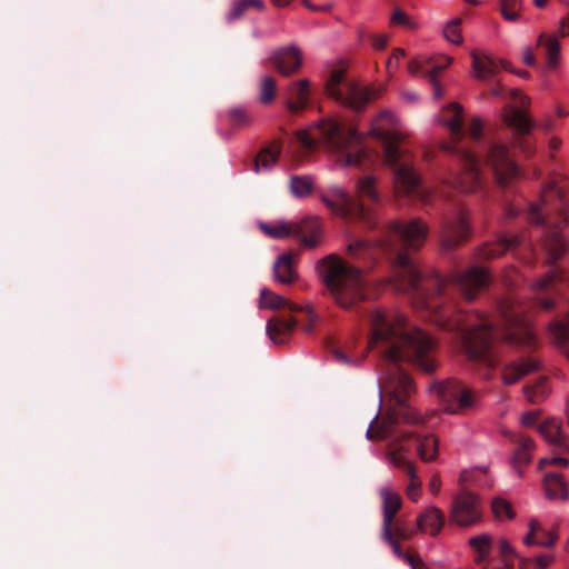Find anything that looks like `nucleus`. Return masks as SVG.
I'll list each match as a JSON object with an SVG mask.
<instances>
[{"label": "nucleus", "instance_id": "f257e3e1", "mask_svg": "<svg viewBox=\"0 0 569 569\" xmlns=\"http://www.w3.org/2000/svg\"><path fill=\"white\" fill-rule=\"evenodd\" d=\"M427 234L428 226L420 219L390 221L383 227L382 238L375 244L366 240H355L348 244L349 258L359 266L337 254H329L317 263L319 277L341 308L352 309L367 297L361 266L370 267L381 250L392 262L395 288L409 293L413 305L426 310L438 327L456 332L471 360L495 367L498 361L495 343L500 339L531 348L533 335L527 329L516 331L521 323V311L512 299H505L498 305L502 321L508 327L506 330L496 328L483 315H467L453 305L455 295L471 301L488 284L486 269L475 266L443 278L433 270H421L416 264L408 252L422 247Z\"/></svg>", "mask_w": 569, "mask_h": 569}, {"label": "nucleus", "instance_id": "f03ea898", "mask_svg": "<svg viewBox=\"0 0 569 569\" xmlns=\"http://www.w3.org/2000/svg\"><path fill=\"white\" fill-rule=\"evenodd\" d=\"M355 345L356 340L352 338L345 349L335 343H331L328 349L335 360L343 366H357L369 350H377L386 362L380 393H385L392 402L379 425L378 417H375L366 437L369 440L390 439L388 453L391 450L402 449L405 455L403 447L398 445L415 437L420 459L435 460L438 455V440L432 435L420 436L397 429L400 423L411 426L426 423V418L407 403L413 382L400 363H409L427 373L432 372L437 368L433 338L423 330L410 326L403 315L387 313L377 309L370 312V337L367 349L360 357L348 353Z\"/></svg>", "mask_w": 569, "mask_h": 569}, {"label": "nucleus", "instance_id": "7ed1b4c3", "mask_svg": "<svg viewBox=\"0 0 569 569\" xmlns=\"http://www.w3.org/2000/svg\"><path fill=\"white\" fill-rule=\"evenodd\" d=\"M440 121L450 130L453 143V146L443 143L442 148L457 157L461 168L459 173H451L450 178L445 181V188L459 190L463 193L476 191L482 183L480 173L482 164L490 169L496 182L501 187H506L518 177V166L511 159L505 144L493 141L487 142L483 146L481 157L470 149L458 146L466 134L462 106L456 102L448 104L442 110Z\"/></svg>", "mask_w": 569, "mask_h": 569}, {"label": "nucleus", "instance_id": "20e7f679", "mask_svg": "<svg viewBox=\"0 0 569 569\" xmlns=\"http://www.w3.org/2000/svg\"><path fill=\"white\" fill-rule=\"evenodd\" d=\"M527 219L532 224L545 228L543 247L547 251L551 269L533 284V290H546L566 280L561 268L556 262L561 258L567 243L559 230L568 221L562 190L553 182L547 184L541 193V204L531 202L527 210Z\"/></svg>", "mask_w": 569, "mask_h": 569}, {"label": "nucleus", "instance_id": "39448f33", "mask_svg": "<svg viewBox=\"0 0 569 569\" xmlns=\"http://www.w3.org/2000/svg\"><path fill=\"white\" fill-rule=\"evenodd\" d=\"M298 140L307 150L321 144L336 154L341 164L361 170L368 169L377 159L376 154L362 146V137L353 126L336 119H322L298 132Z\"/></svg>", "mask_w": 569, "mask_h": 569}, {"label": "nucleus", "instance_id": "423d86ee", "mask_svg": "<svg viewBox=\"0 0 569 569\" xmlns=\"http://www.w3.org/2000/svg\"><path fill=\"white\" fill-rule=\"evenodd\" d=\"M396 124V117L382 111L372 123L370 133L381 143L383 161L392 170L397 193L428 201L429 191L422 186L410 157L399 148L400 134Z\"/></svg>", "mask_w": 569, "mask_h": 569}, {"label": "nucleus", "instance_id": "0eeeda50", "mask_svg": "<svg viewBox=\"0 0 569 569\" xmlns=\"http://www.w3.org/2000/svg\"><path fill=\"white\" fill-rule=\"evenodd\" d=\"M375 182L373 177L365 176L358 180L357 198H352L345 191L339 190L333 198L323 197L322 200L336 214L346 219L359 220L369 229H375L378 226L376 213L372 208L366 203V201L372 203L379 201Z\"/></svg>", "mask_w": 569, "mask_h": 569}, {"label": "nucleus", "instance_id": "6e6552de", "mask_svg": "<svg viewBox=\"0 0 569 569\" xmlns=\"http://www.w3.org/2000/svg\"><path fill=\"white\" fill-rule=\"evenodd\" d=\"M326 92L336 101L355 111L362 110L376 97L372 88L363 87L346 77L343 67L335 68L326 81Z\"/></svg>", "mask_w": 569, "mask_h": 569}, {"label": "nucleus", "instance_id": "1a4fd4ad", "mask_svg": "<svg viewBox=\"0 0 569 569\" xmlns=\"http://www.w3.org/2000/svg\"><path fill=\"white\" fill-rule=\"evenodd\" d=\"M260 229L273 239L296 237L306 248L319 246L322 233V224L316 217H307L297 222L281 221L274 226L260 223Z\"/></svg>", "mask_w": 569, "mask_h": 569}, {"label": "nucleus", "instance_id": "9d476101", "mask_svg": "<svg viewBox=\"0 0 569 569\" xmlns=\"http://www.w3.org/2000/svg\"><path fill=\"white\" fill-rule=\"evenodd\" d=\"M433 389L449 413L458 415L478 405L477 392L455 379L437 382Z\"/></svg>", "mask_w": 569, "mask_h": 569}, {"label": "nucleus", "instance_id": "9b49d317", "mask_svg": "<svg viewBox=\"0 0 569 569\" xmlns=\"http://www.w3.org/2000/svg\"><path fill=\"white\" fill-rule=\"evenodd\" d=\"M470 234L468 214L461 204L445 216L441 221L440 242L445 250H452L466 241Z\"/></svg>", "mask_w": 569, "mask_h": 569}, {"label": "nucleus", "instance_id": "f8f14e48", "mask_svg": "<svg viewBox=\"0 0 569 569\" xmlns=\"http://www.w3.org/2000/svg\"><path fill=\"white\" fill-rule=\"evenodd\" d=\"M482 513L480 499L477 495L462 491L453 499L450 519L461 527H470L480 522Z\"/></svg>", "mask_w": 569, "mask_h": 569}, {"label": "nucleus", "instance_id": "ddd939ff", "mask_svg": "<svg viewBox=\"0 0 569 569\" xmlns=\"http://www.w3.org/2000/svg\"><path fill=\"white\" fill-rule=\"evenodd\" d=\"M503 120L508 127H510L517 134V143L526 153H531V143L528 140V136L533 127L532 120L528 114L518 108L510 107L503 116Z\"/></svg>", "mask_w": 569, "mask_h": 569}, {"label": "nucleus", "instance_id": "4468645a", "mask_svg": "<svg viewBox=\"0 0 569 569\" xmlns=\"http://www.w3.org/2000/svg\"><path fill=\"white\" fill-rule=\"evenodd\" d=\"M269 61L282 76L289 77L302 66V53L296 46L281 47L271 52Z\"/></svg>", "mask_w": 569, "mask_h": 569}, {"label": "nucleus", "instance_id": "2eb2a0df", "mask_svg": "<svg viewBox=\"0 0 569 569\" xmlns=\"http://www.w3.org/2000/svg\"><path fill=\"white\" fill-rule=\"evenodd\" d=\"M390 463L401 469L409 477V485L406 488L408 498L412 501H417L420 496L421 480L417 476L415 465L407 459V456L402 452V449L391 450L388 453Z\"/></svg>", "mask_w": 569, "mask_h": 569}, {"label": "nucleus", "instance_id": "dca6fc26", "mask_svg": "<svg viewBox=\"0 0 569 569\" xmlns=\"http://www.w3.org/2000/svg\"><path fill=\"white\" fill-rule=\"evenodd\" d=\"M284 104L290 113L298 114L302 112L309 104L310 100V82L307 79H300L291 82L284 94Z\"/></svg>", "mask_w": 569, "mask_h": 569}, {"label": "nucleus", "instance_id": "f3484780", "mask_svg": "<svg viewBox=\"0 0 569 569\" xmlns=\"http://www.w3.org/2000/svg\"><path fill=\"white\" fill-rule=\"evenodd\" d=\"M471 66L475 71V77L478 80H487L490 77H495L500 68L509 70V63L505 60H496L492 57L478 53L477 51L471 52ZM511 72H515L510 69Z\"/></svg>", "mask_w": 569, "mask_h": 569}, {"label": "nucleus", "instance_id": "a211bd4d", "mask_svg": "<svg viewBox=\"0 0 569 569\" xmlns=\"http://www.w3.org/2000/svg\"><path fill=\"white\" fill-rule=\"evenodd\" d=\"M259 307L273 309V310L287 308L292 312L305 311L311 321H313V317H315L313 310L310 307H302L297 303L290 302L282 296L277 295L267 288H263L260 291Z\"/></svg>", "mask_w": 569, "mask_h": 569}, {"label": "nucleus", "instance_id": "6ab92c4d", "mask_svg": "<svg viewBox=\"0 0 569 569\" xmlns=\"http://www.w3.org/2000/svg\"><path fill=\"white\" fill-rule=\"evenodd\" d=\"M379 495L382 498V512H383V521H382V531H386L389 535V528H392V522L397 512L400 510L402 506L401 497L391 491L388 488H381L379 490Z\"/></svg>", "mask_w": 569, "mask_h": 569}, {"label": "nucleus", "instance_id": "aec40b11", "mask_svg": "<svg viewBox=\"0 0 569 569\" xmlns=\"http://www.w3.org/2000/svg\"><path fill=\"white\" fill-rule=\"evenodd\" d=\"M539 362L533 358H522L519 361L507 365L502 372L505 385H513L522 377L538 370Z\"/></svg>", "mask_w": 569, "mask_h": 569}, {"label": "nucleus", "instance_id": "412c9836", "mask_svg": "<svg viewBox=\"0 0 569 569\" xmlns=\"http://www.w3.org/2000/svg\"><path fill=\"white\" fill-rule=\"evenodd\" d=\"M296 326L297 319L293 317L289 319L274 317L268 320L266 331L273 343L282 345L291 336Z\"/></svg>", "mask_w": 569, "mask_h": 569}, {"label": "nucleus", "instance_id": "4be33fe9", "mask_svg": "<svg viewBox=\"0 0 569 569\" xmlns=\"http://www.w3.org/2000/svg\"><path fill=\"white\" fill-rule=\"evenodd\" d=\"M443 525L445 515L435 506L428 507L417 518V530L420 532L428 531L433 537L440 533Z\"/></svg>", "mask_w": 569, "mask_h": 569}, {"label": "nucleus", "instance_id": "5701e85b", "mask_svg": "<svg viewBox=\"0 0 569 569\" xmlns=\"http://www.w3.org/2000/svg\"><path fill=\"white\" fill-rule=\"evenodd\" d=\"M521 239L519 236H502L496 242L483 244L478 252L480 259H493L500 257L506 251L520 246Z\"/></svg>", "mask_w": 569, "mask_h": 569}, {"label": "nucleus", "instance_id": "b1692460", "mask_svg": "<svg viewBox=\"0 0 569 569\" xmlns=\"http://www.w3.org/2000/svg\"><path fill=\"white\" fill-rule=\"evenodd\" d=\"M282 149L280 140L271 141L267 147L262 148L257 157L253 159L252 170L259 173L261 169L269 170L278 161Z\"/></svg>", "mask_w": 569, "mask_h": 569}, {"label": "nucleus", "instance_id": "393cba45", "mask_svg": "<svg viewBox=\"0 0 569 569\" xmlns=\"http://www.w3.org/2000/svg\"><path fill=\"white\" fill-rule=\"evenodd\" d=\"M539 433L551 445L569 449L567 437L562 433L561 425L556 419H548L538 426Z\"/></svg>", "mask_w": 569, "mask_h": 569}, {"label": "nucleus", "instance_id": "a878e982", "mask_svg": "<svg viewBox=\"0 0 569 569\" xmlns=\"http://www.w3.org/2000/svg\"><path fill=\"white\" fill-rule=\"evenodd\" d=\"M543 490L548 499L567 500L568 487L562 477L556 472H547L543 477Z\"/></svg>", "mask_w": 569, "mask_h": 569}, {"label": "nucleus", "instance_id": "bb28decb", "mask_svg": "<svg viewBox=\"0 0 569 569\" xmlns=\"http://www.w3.org/2000/svg\"><path fill=\"white\" fill-rule=\"evenodd\" d=\"M276 279L281 283H292L297 279L293 268V256L290 252L281 254L273 264Z\"/></svg>", "mask_w": 569, "mask_h": 569}, {"label": "nucleus", "instance_id": "cd10ccee", "mask_svg": "<svg viewBox=\"0 0 569 569\" xmlns=\"http://www.w3.org/2000/svg\"><path fill=\"white\" fill-rule=\"evenodd\" d=\"M516 441L518 443V448L513 455L512 465L518 475L521 476L522 467L531 462V452L535 448V442L528 437H519Z\"/></svg>", "mask_w": 569, "mask_h": 569}, {"label": "nucleus", "instance_id": "c85d7f7f", "mask_svg": "<svg viewBox=\"0 0 569 569\" xmlns=\"http://www.w3.org/2000/svg\"><path fill=\"white\" fill-rule=\"evenodd\" d=\"M469 546L476 553L475 561L480 565L485 562L492 549V539L488 533L471 537L469 539Z\"/></svg>", "mask_w": 569, "mask_h": 569}, {"label": "nucleus", "instance_id": "c756f323", "mask_svg": "<svg viewBox=\"0 0 569 569\" xmlns=\"http://www.w3.org/2000/svg\"><path fill=\"white\" fill-rule=\"evenodd\" d=\"M549 392L550 388L546 377L539 378L533 385L523 387V393L531 403H540L548 397Z\"/></svg>", "mask_w": 569, "mask_h": 569}, {"label": "nucleus", "instance_id": "7c9ffc66", "mask_svg": "<svg viewBox=\"0 0 569 569\" xmlns=\"http://www.w3.org/2000/svg\"><path fill=\"white\" fill-rule=\"evenodd\" d=\"M381 537L382 539L389 543V546L392 548V551L401 559L406 560L411 569H416V566H419L422 563L421 558L418 555H410L405 552L400 545L399 540L395 539V535L392 533V528H389V535L386 533V531L381 530Z\"/></svg>", "mask_w": 569, "mask_h": 569}, {"label": "nucleus", "instance_id": "2f4dec72", "mask_svg": "<svg viewBox=\"0 0 569 569\" xmlns=\"http://www.w3.org/2000/svg\"><path fill=\"white\" fill-rule=\"evenodd\" d=\"M538 46L545 47L548 67L553 69L557 67L560 53V43L557 38L548 37L541 33L538 38Z\"/></svg>", "mask_w": 569, "mask_h": 569}, {"label": "nucleus", "instance_id": "473e14b6", "mask_svg": "<svg viewBox=\"0 0 569 569\" xmlns=\"http://www.w3.org/2000/svg\"><path fill=\"white\" fill-rule=\"evenodd\" d=\"M491 510L495 518L498 520H511L516 516L511 503L501 497H496L492 499Z\"/></svg>", "mask_w": 569, "mask_h": 569}, {"label": "nucleus", "instance_id": "72a5a7b5", "mask_svg": "<svg viewBox=\"0 0 569 569\" xmlns=\"http://www.w3.org/2000/svg\"><path fill=\"white\" fill-rule=\"evenodd\" d=\"M277 82L271 76H264L260 82L259 101L263 104L271 103L276 98Z\"/></svg>", "mask_w": 569, "mask_h": 569}, {"label": "nucleus", "instance_id": "f704fd0d", "mask_svg": "<svg viewBox=\"0 0 569 569\" xmlns=\"http://www.w3.org/2000/svg\"><path fill=\"white\" fill-rule=\"evenodd\" d=\"M440 59H442V63L432 67V70L428 71L427 76L428 81L433 87V97L436 99H439L442 96V89L438 82V76L443 69H446L452 62V59L449 57H441Z\"/></svg>", "mask_w": 569, "mask_h": 569}, {"label": "nucleus", "instance_id": "c9c22d12", "mask_svg": "<svg viewBox=\"0 0 569 569\" xmlns=\"http://www.w3.org/2000/svg\"><path fill=\"white\" fill-rule=\"evenodd\" d=\"M441 63H442V60L435 62L432 59H425V60L413 59V60L409 61V63H408V71L412 76L422 74L427 79L428 71H431L432 67H435L437 64H441Z\"/></svg>", "mask_w": 569, "mask_h": 569}, {"label": "nucleus", "instance_id": "e433bc0d", "mask_svg": "<svg viewBox=\"0 0 569 569\" xmlns=\"http://www.w3.org/2000/svg\"><path fill=\"white\" fill-rule=\"evenodd\" d=\"M290 190L296 197H305L312 190V181L308 177L292 176Z\"/></svg>", "mask_w": 569, "mask_h": 569}, {"label": "nucleus", "instance_id": "4c0bfd02", "mask_svg": "<svg viewBox=\"0 0 569 569\" xmlns=\"http://www.w3.org/2000/svg\"><path fill=\"white\" fill-rule=\"evenodd\" d=\"M461 22L462 21L460 18H455L451 21H449L443 28L445 38L455 44H461L463 40L460 28Z\"/></svg>", "mask_w": 569, "mask_h": 569}, {"label": "nucleus", "instance_id": "58836bf2", "mask_svg": "<svg viewBox=\"0 0 569 569\" xmlns=\"http://www.w3.org/2000/svg\"><path fill=\"white\" fill-rule=\"evenodd\" d=\"M522 0H500L501 14L508 21H516L519 18V11Z\"/></svg>", "mask_w": 569, "mask_h": 569}, {"label": "nucleus", "instance_id": "ea45409f", "mask_svg": "<svg viewBox=\"0 0 569 569\" xmlns=\"http://www.w3.org/2000/svg\"><path fill=\"white\" fill-rule=\"evenodd\" d=\"M519 569H546L552 561L550 556H539L535 559L518 557Z\"/></svg>", "mask_w": 569, "mask_h": 569}, {"label": "nucleus", "instance_id": "a19ab883", "mask_svg": "<svg viewBox=\"0 0 569 569\" xmlns=\"http://www.w3.org/2000/svg\"><path fill=\"white\" fill-rule=\"evenodd\" d=\"M262 0H239L234 2L230 14L232 18L237 19L240 18L250 8L262 9Z\"/></svg>", "mask_w": 569, "mask_h": 569}, {"label": "nucleus", "instance_id": "79ce46f5", "mask_svg": "<svg viewBox=\"0 0 569 569\" xmlns=\"http://www.w3.org/2000/svg\"><path fill=\"white\" fill-rule=\"evenodd\" d=\"M229 120L233 126L246 127L250 123V114L241 107L231 108L228 112Z\"/></svg>", "mask_w": 569, "mask_h": 569}, {"label": "nucleus", "instance_id": "37998d69", "mask_svg": "<svg viewBox=\"0 0 569 569\" xmlns=\"http://www.w3.org/2000/svg\"><path fill=\"white\" fill-rule=\"evenodd\" d=\"M390 22H391V24L403 26L408 29L416 28V23L401 9H395V11L391 14Z\"/></svg>", "mask_w": 569, "mask_h": 569}, {"label": "nucleus", "instance_id": "c03bdc74", "mask_svg": "<svg viewBox=\"0 0 569 569\" xmlns=\"http://www.w3.org/2000/svg\"><path fill=\"white\" fill-rule=\"evenodd\" d=\"M483 123L480 118L475 117L468 124L467 133L473 142H479L482 137Z\"/></svg>", "mask_w": 569, "mask_h": 569}, {"label": "nucleus", "instance_id": "a18cd8bd", "mask_svg": "<svg viewBox=\"0 0 569 569\" xmlns=\"http://www.w3.org/2000/svg\"><path fill=\"white\" fill-rule=\"evenodd\" d=\"M416 530H409L403 527L399 521L392 522V533L395 535L396 540H408L412 537Z\"/></svg>", "mask_w": 569, "mask_h": 569}, {"label": "nucleus", "instance_id": "49530a36", "mask_svg": "<svg viewBox=\"0 0 569 569\" xmlns=\"http://www.w3.org/2000/svg\"><path fill=\"white\" fill-rule=\"evenodd\" d=\"M537 546L551 547L555 545L557 537L551 531L543 529L537 535Z\"/></svg>", "mask_w": 569, "mask_h": 569}, {"label": "nucleus", "instance_id": "de8ad7c7", "mask_svg": "<svg viewBox=\"0 0 569 569\" xmlns=\"http://www.w3.org/2000/svg\"><path fill=\"white\" fill-rule=\"evenodd\" d=\"M405 57V50L401 48H397L393 50L391 57L387 60L386 67L388 71L392 69H397L399 66V60Z\"/></svg>", "mask_w": 569, "mask_h": 569}, {"label": "nucleus", "instance_id": "09e8293b", "mask_svg": "<svg viewBox=\"0 0 569 569\" xmlns=\"http://www.w3.org/2000/svg\"><path fill=\"white\" fill-rule=\"evenodd\" d=\"M368 38L371 40L373 48L377 50L386 48L389 39L387 34H370Z\"/></svg>", "mask_w": 569, "mask_h": 569}, {"label": "nucleus", "instance_id": "8fccbe9b", "mask_svg": "<svg viewBox=\"0 0 569 569\" xmlns=\"http://www.w3.org/2000/svg\"><path fill=\"white\" fill-rule=\"evenodd\" d=\"M499 550H500V553L502 555V557L505 559H508L509 556H515L517 558L519 557L515 552L512 546L506 539H500V541H499Z\"/></svg>", "mask_w": 569, "mask_h": 569}, {"label": "nucleus", "instance_id": "3c124183", "mask_svg": "<svg viewBox=\"0 0 569 569\" xmlns=\"http://www.w3.org/2000/svg\"><path fill=\"white\" fill-rule=\"evenodd\" d=\"M538 417H539L538 411H528L522 415L521 422L526 427H532L537 422Z\"/></svg>", "mask_w": 569, "mask_h": 569}, {"label": "nucleus", "instance_id": "603ef678", "mask_svg": "<svg viewBox=\"0 0 569 569\" xmlns=\"http://www.w3.org/2000/svg\"><path fill=\"white\" fill-rule=\"evenodd\" d=\"M302 3L306 8L311 11H329L331 9V4L325 3L321 6L313 4L310 0H302Z\"/></svg>", "mask_w": 569, "mask_h": 569}, {"label": "nucleus", "instance_id": "864d4df0", "mask_svg": "<svg viewBox=\"0 0 569 569\" xmlns=\"http://www.w3.org/2000/svg\"><path fill=\"white\" fill-rule=\"evenodd\" d=\"M441 487V480L438 475H433L429 481V489L433 495H438Z\"/></svg>", "mask_w": 569, "mask_h": 569}, {"label": "nucleus", "instance_id": "5fc2aeb1", "mask_svg": "<svg viewBox=\"0 0 569 569\" xmlns=\"http://www.w3.org/2000/svg\"><path fill=\"white\" fill-rule=\"evenodd\" d=\"M547 462H550V463H552V465H557V466H561V467H566V466H568V463H569V461H568L566 458H562V457H555V458H552V459H550V460H548V459H542V460L540 461V463H539V465H540V467H541L543 463H547Z\"/></svg>", "mask_w": 569, "mask_h": 569}, {"label": "nucleus", "instance_id": "6e6d98bb", "mask_svg": "<svg viewBox=\"0 0 569 569\" xmlns=\"http://www.w3.org/2000/svg\"><path fill=\"white\" fill-rule=\"evenodd\" d=\"M522 59L527 66L533 67L536 64V58L530 48L525 49Z\"/></svg>", "mask_w": 569, "mask_h": 569}, {"label": "nucleus", "instance_id": "4d7b16f0", "mask_svg": "<svg viewBox=\"0 0 569 569\" xmlns=\"http://www.w3.org/2000/svg\"><path fill=\"white\" fill-rule=\"evenodd\" d=\"M559 33L561 37L569 36V16L560 21Z\"/></svg>", "mask_w": 569, "mask_h": 569}, {"label": "nucleus", "instance_id": "13d9d810", "mask_svg": "<svg viewBox=\"0 0 569 569\" xmlns=\"http://www.w3.org/2000/svg\"><path fill=\"white\" fill-rule=\"evenodd\" d=\"M539 307L546 311H549L553 308L555 301L549 298H543L538 300Z\"/></svg>", "mask_w": 569, "mask_h": 569}, {"label": "nucleus", "instance_id": "bf43d9fd", "mask_svg": "<svg viewBox=\"0 0 569 569\" xmlns=\"http://www.w3.org/2000/svg\"><path fill=\"white\" fill-rule=\"evenodd\" d=\"M542 530H543V528L541 527V525L537 520H535V519L530 520V522H529V532L530 533H533V535L537 536Z\"/></svg>", "mask_w": 569, "mask_h": 569}, {"label": "nucleus", "instance_id": "052dcab7", "mask_svg": "<svg viewBox=\"0 0 569 569\" xmlns=\"http://www.w3.org/2000/svg\"><path fill=\"white\" fill-rule=\"evenodd\" d=\"M537 536L533 535V533H530L528 532L525 537H523V543L526 546H537Z\"/></svg>", "mask_w": 569, "mask_h": 569}, {"label": "nucleus", "instance_id": "680f3d73", "mask_svg": "<svg viewBox=\"0 0 569 569\" xmlns=\"http://www.w3.org/2000/svg\"><path fill=\"white\" fill-rule=\"evenodd\" d=\"M507 214H508L509 218H515V217H517L519 214V209L516 208V207L510 206V207L507 208Z\"/></svg>", "mask_w": 569, "mask_h": 569}, {"label": "nucleus", "instance_id": "e2e57ef3", "mask_svg": "<svg viewBox=\"0 0 569 569\" xmlns=\"http://www.w3.org/2000/svg\"><path fill=\"white\" fill-rule=\"evenodd\" d=\"M273 3L278 7L288 6L292 0H272Z\"/></svg>", "mask_w": 569, "mask_h": 569}, {"label": "nucleus", "instance_id": "0e129e2a", "mask_svg": "<svg viewBox=\"0 0 569 569\" xmlns=\"http://www.w3.org/2000/svg\"><path fill=\"white\" fill-rule=\"evenodd\" d=\"M467 476H468V472L467 471H462L460 473V477H459V482L461 486H465L466 481H467Z\"/></svg>", "mask_w": 569, "mask_h": 569}, {"label": "nucleus", "instance_id": "69168bd1", "mask_svg": "<svg viewBox=\"0 0 569 569\" xmlns=\"http://www.w3.org/2000/svg\"><path fill=\"white\" fill-rule=\"evenodd\" d=\"M405 98L407 100L415 101V100H417L418 97H417V94L415 92H406L405 93Z\"/></svg>", "mask_w": 569, "mask_h": 569}, {"label": "nucleus", "instance_id": "338daca9", "mask_svg": "<svg viewBox=\"0 0 569 569\" xmlns=\"http://www.w3.org/2000/svg\"><path fill=\"white\" fill-rule=\"evenodd\" d=\"M503 569H513V565L509 559H503Z\"/></svg>", "mask_w": 569, "mask_h": 569}, {"label": "nucleus", "instance_id": "774afa93", "mask_svg": "<svg viewBox=\"0 0 569 569\" xmlns=\"http://www.w3.org/2000/svg\"><path fill=\"white\" fill-rule=\"evenodd\" d=\"M548 0H533L536 7L543 8Z\"/></svg>", "mask_w": 569, "mask_h": 569}]
</instances>
